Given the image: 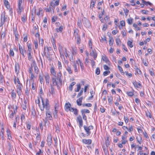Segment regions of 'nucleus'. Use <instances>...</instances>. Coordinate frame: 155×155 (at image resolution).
<instances>
[{
	"label": "nucleus",
	"mask_w": 155,
	"mask_h": 155,
	"mask_svg": "<svg viewBox=\"0 0 155 155\" xmlns=\"http://www.w3.org/2000/svg\"><path fill=\"white\" fill-rule=\"evenodd\" d=\"M55 78H52V82L53 86H57L58 88L59 87L58 85V83H59L61 85L62 81V76L60 71L57 74V76Z\"/></svg>",
	"instance_id": "nucleus-1"
},
{
	"label": "nucleus",
	"mask_w": 155,
	"mask_h": 155,
	"mask_svg": "<svg viewBox=\"0 0 155 155\" xmlns=\"http://www.w3.org/2000/svg\"><path fill=\"white\" fill-rule=\"evenodd\" d=\"M8 20L7 16L5 15V13L2 14L1 16L0 27L2 26L5 22L8 21Z\"/></svg>",
	"instance_id": "nucleus-2"
},
{
	"label": "nucleus",
	"mask_w": 155,
	"mask_h": 155,
	"mask_svg": "<svg viewBox=\"0 0 155 155\" xmlns=\"http://www.w3.org/2000/svg\"><path fill=\"white\" fill-rule=\"evenodd\" d=\"M41 99L42 103V105L45 108L46 110H49L50 109V106L49 104V102L48 100V99H46L45 102L44 101L42 97H41Z\"/></svg>",
	"instance_id": "nucleus-3"
},
{
	"label": "nucleus",
	"mask_w": 155,
	"mask_h": 155,
	"mask_svg": "<svg viewBox=\"0 0 155 155\" xmlns=\"http://www.w3.org/2000/svg\"><path fill=\"white\" fill-rule=\"evenodd\" d=\"M84 128L86 132L87 133V136H89L91 134L90 130L93 129L94 127L92 125H90L88 127H87L86 125H84Z\"/></svg>",
	"instance_id": "nucleus-4"
},
{
	"label": "nucleus",
	"mask_w": 155,
	"mask_h": 155,
	"mask_svg": "<svg viewBox=\"0 0 155 155\" xmlns=\"http://www.w3.org/2000/svg\"><path fill=\"white\" fill-rule=\"evenodd\" d=\"M22 87L23 86L22 84L18 85L17 86L16 91L19 97H20L21 95Z\"/></svg>",
	"instance_id": "nucleus-5"
},
{
	"label": "nucleus",
	"mask_w": 155,
	"mask_h": 155,
	"mask_svg": "<svg viewBox=\"0 0 155 155\" xmlns=\"http://www.w3.org/2000/svg\"><path fill=\"white\" fill-rule=\"evenodd\" d=\"M84 25L86 27L89 28L91 25L90 21L86 18L84 17L82 20Z\"/></svg>",
	"instance_id": "nucleus-6"
},
{
	"label": "nucleus",
	"mask_w": 155,
	"mask_h": 155,
	"mask_svg": "<svg viewBox=\"0 0 155 155\" xmlns=\"http://www.w3.org/2000/svg\"><path fill=\"white\" fill-rule=\"evenodd\" d=\"M19 53L22 56L23 58H25V56L24 54V48H22L20 44H18Z\"/></svg>",
	"instance_id": "nucleus-7"
},
{
	"label": "nucleus",
	"mask_w": 155,
	"mask_h": 155,
	"mask_svg": "<svg viewBox=\"0 0 155 155\" xmlns=\"http://www.w3.org/2000/svg\"><path fill=\"white\" fill-rule=\"evenodd\" d=\"M77 121L79 123L80 127H82L83 125V120L81 116L79 115L77 117Z\"/></svg>",
	"instance_id": "nucleus-8"
},
{
	"label": "nucleus",
	"mask_w": 155,
	"mask_h": 155,
	"mask_svg": "<svg viewBox=\"0 0 155 155\" xmlns=\"http://www.w3.org/2000/svg\"><path fill=\"white\" fill-rule=\"evenodd\" d=\"M47 141L49 146H50L52 144V139L51 134H49L47 136Z\"/></svg>",
	"instance_id": "nucleus-9"
},
{
	"label": "nucleus",
	"mask_w": 155,
	"mask_h": 155,
	"mask_svg": "<svg viewBox=\"0 0 155 155\" xmlns=\"http://www.w3.org/2000/svg\"><path fill=\"white\" fill-rule=\"evenodd\" d=\"M46 118L50 120H52V117L51 115V112L48 110H46Z\"/></svg>",
	"instance_id": "nucleus-10"
},
{
	"label": "nucleus",
	"mask_w": 155,
	"mask_h": 155,
	"mask_svg": "<svg viewBox=\"0 0 155 155\" xmlns=\"http://www.w3.org/2000/svg\"><path fill=\"white\" fill-rule=\"evenodd\" d=\"M71 108V105L70 103H66L64 106V108L65 110L66 111H70Z\"/></svg>",
	"instance_id": "nucleus-11"
},
{
	"label": "nucleus",
	"mask_w": 155,
	"mask_h": 155,
	"mask_svg": "<svg viewBox=\"0 0 155 155\" xmlns=\"http://www.w3.org/2000/svg\"><path fill=\"white\" fill-rule=\"evenodd\" d=\"M31 112V117L33 118H35L36 115V113L35 110L33 107L32 108Z\"/></svg>",
	"instance_id": "nucleus-12"
},
{
	"label": "nucleus",
	"mask_w": 155,
	"mask_h": 155,
	"mask_svg": "<svg viewBox=\"0 0 155 155\" xmlns=\"http://www.w3.org/2000/svg\"><path fill=\"white\" fill-rule=\"evenodd\" d=\"M82 142L84 143L89 145L92 143V140L91 139H84L82 140Z\"/></svg>",
	"instance_id": "nucleus-13"
},
{
	"label": "nucleus",
	"mask_w": 155,
	"mask_h": 155,
	"mask_svg": "<svg viewBox=\"0 0 155 155\" xmlns=\"http://www.w3.org/2000/svg\"><path fill=\"white\" fill-rule=\"evenodd\" d=\"M19 65L18 63H16L15 64V71L17 74L19 73Z\"/></svg>",
	"instance_id": "nucleus-14"
},
{
	"label": "nucleus",
	"mask_w": 155,
	"mask_h": 155,
	"mask_svg": "<svg viewBox=\"0 0 155 155\" xmlns=\"http://www.w3.org/2000/svg\"><path fill=\"white\" fill-rule=\"evenodd\" d=\"M65 68L69 74H72L73 71L71 69V65H69L68 64L67 66L65 67Z\"/></svg>",
	"instance_id": "nucleus-15"
},
{
	"label": "nucleus",
	"mask_w": 155,
	"mask_h": 155,
	"mask_svg": "<svg viewBox=\"0 0 155 155\" xmlns=\"http://www.w3.org/2000/svg\"><path fill=\"white\" fill-rule=\"evenodd\" d=\"M95 50H92V51L90 53V55L91 56H94V59H95L97 56V54L95 52Z\"/></svg>",
	"instance_id": "nucleus-16"
},
{
	"label": "nucleus",
	"mask_w": 155,
	"mask_h": 155,
	"mask_svg": "<svg viewBox=\"0 0 155 155\" xmlns=\"http://www.w3.org/2000/svg\"><path fill=\"white\" fill-rule=\"evenodd\" d=\"M50 72L51 74L55 77H56V72L54 69V67H51L50 69Z\"/></svg>",
	"instance_id": "nucleus-17"
},
{
	"label": "nucleus",
	"mask_w": 155,
	"mask_h": 155,
	"mask_svg": "<svg viewBox=\"0 0 155 155\" xmlns=\"http://www.w3.org/2000/svg\"><path fill=\"white\" fill-rule=\"evenodd\" d=\"M45 80L46 82L47 85L49 84L50 76L48 74H47L45 76Z\"/></svg>",
	"instance_id": "nucleus-18"
},
{
	"label": "nucleus",
	"mask_w": 155,
	"mask_h": 155,
	"mask_svg": "<svg viewBox=\"0 0 155 155\" xmlns=\"http://www.w3.org/2000/svg\"><path fill=\"white\" fill-rule=\"evenodd\" d=\"M4 5L7 9H9L10 8L9 3L7 0H3Z\"/></svg>",
	"instance_id": "nucleus-19"
},
{
	"label": "nucleus",
	"mask_w": 155,
	"mask_h": 155,
	"mask_svg": "<svg viewBox=\"0 0 155 155\" xmlns=\"http://www.w3.org/2000/svg\"><path fill=\"white\" fill-rule=\"evenodd\" d=\"M73 66L74 68V71L75 72L78 73V70H79V67H77L75 63L74 62L73 65Z\"/></svg>",
	"instance_id": "nucleus-20"
},
{
	"label": "nucleus",
	"mask_w": 155,
	"mask_h": 155,
	"mask_svg": "<svg viewBox=\"0 0 155 155\" xmlns=\"http://www.w3.org/2000/svg\"><path fill=\"white\" fill-rule=\"evenodd\" d=\"M83 99L82 97H80L77 100V103L78 105L80 106L82 105V101Z\"/></svg>",
	"instance_id": "nucleus-21"
},
{
	"label": "nucleus",
	"mask_w": 155,
	"mask_h": 155,
	"mask_svg": "<svg viewBox=\"0 0 155 155\" xmlns=\"http://www.w3.org/2000/svg\"><path fill=\"white\" fill-rule=\"evenodd\" d=\"M27 104V101L25 100L23 103L21 104V107L23 109L25 110L27 108L26 104Z\"/></svg>",
	"instance_id": "nucleus-22"
},
{
	"label": "nucleus",
	"mask_w": 155,
	"mask_h": 155,
	"mask_svg": "<svg viewBox=\"0 0 155 155\" xmlns=\"http://www.w3.org/2000/svg\"><path fill=\"white\" fill-rule=\"evenodd\" d=\"M55 110L53 112V115L54 117L55 118H57L58 117L57 113H58V110L56 109V105L55 106Z\"/></svg>",
	"instance_id": "nucleus-23"
},
{
	"label": "nucleus",
	"mask_w": 155,
	"mask_h": 155,
	"mask_svg": "<svg viewBox=\"0 0 155 155\" xmlns=\"http://www.w3.org/2000/svg\"><path fill=\"white\" fill-rule=\"evenodd\" d=\"M21 4H18V12L19 14H21L23 10V8L21 6Z\"/></svg>",
	"instance_id": "nucleus-24"
},
{
	"label": "nucleus",
	"mask_w": 155,
	"mask_h": 155,
	"mask_svg": "<svg viewBox=\"0 0 155 155\" xmlns=\"http://www.w3.org/2000/svg\"><path fill=\"white\" fill-rule=\"evenodd\" d=\"M70 111L74 112V114L76 115L78 114V110L76 108H71Z\"/></svg>",
	"instance_id": "nucleus-25"
},
{
	"label": "nucleus",
	"mask_w": 155,
	"mask_h": 155,
	"mask_svg": "<svg viewBox=\"0 0 155 155\" xmlns=\"http://www.w3.org/2000/svg\"><path fill=\"white\" fill-rule=\"evenodd\" d=\"M39 78L40 83L41 84H42L43 83H44V79L43 76L41 74H39Z\"/></svg>",
	"instance_id": "nucleus-26"
},
{
	"label": "nucleus",
	"mask_w": 155,
	"mask_h": 155,
	"mask_svg": "<svg viewBox=\"0 0 155 155\" xmlns=\"http://www.w3.org/2000/svg\"><path fill=\"white\" fill-rule=\"evenodd\" d=\"M17 108V107H16V108L15 109V110L14 109V112H12V113L10 114L9 117L11 118H13L14 117V114H16V109Z\"/></svg>",
	"instance_id": "nucleus-27"
},
{
	"label": "nucleus",
	"mask_w": 155,
	"mask_h": 155,
	"mask_svg": "<svg viewBox=\"0 0 155 155\" xmlns=\"http://www.w3.org/2000/svg\"><path fill=\"white\" fill-rule=\"evenodd\" d=\"M96 3V0L95 1H94L93 0H91V3L90 6V8L91 9H92L93 7L95 5V3Z\"/></svg>",
	"instance_id": "nucleus-28"
},
{
	"label": "nucleus",
	"mask_w": 155,
	"mask_h": 155,
	"mask_svg": "<svg viewBox=\"0 0 155 155\" xmlns=\"http://www.w3.org/2000/svg\"><path fill=\"white\" fill-rule=\"evenodd\" d=\"M102 59L103 61H105L107 63L109 62V60L105 55L102 56Z\"/></svg>",
	"instance_id": "nucleus-29"
},
{
	"label": "nucleus",
	"mask_w": 155,
	"mask_h": 155,
	"mask_svg": "<svg viewBox=\"0 0 155 155\" xmlns=\"http://www.w3.org/2000/svg\"><path fill=\"white\" fill-rule=\"evenodd\" d=\"M58 49L60 52V54L61 55H62L63 56V53L62 52L63 47L62 46L59 45Z\"/></svg>",
	"instance_id": "nucleus-30"
},
{
	"label": "nucleus",
	"mask_w": 155,
	"mask_h": 155,
	"mask_svg": "<svg viewBox=\"0 0 155 155\" xmlns=\"http://www.w3.org/2000/svg\"><path fill=\"white\" fill-rule=\"evenodd\" d=\"M76 84L75 82H72L69 87V90L71 91L72 90L73 87Z\"/></svg>",
	"instance_id": "nucleus-31"
},
{
	"label": "nucleus",
	"mask_w": 155,
	"mask_h": 155,
	"mask_svg": "<svg viewBox=\"0 0 155 155\" xmlns=\"http://www.w3.org/2000/svg\"><path fill=\"white\" fill-rule=\"evenodd\" d=\"M11 96L12 98L15 99L16 97V94L14 90H12L11 92Z\"/></svg>",
	"instance_id": "nucleus-32"
},
{
	"label": "nucleus",
	"mask_w": 155,
	"mask_h": 155,
	"mask_svg": "<svg viewBox=\"0 0 155 155\" xmlns=\"http://www.w3.org/2000/svg\"><path fill=\"white\" fill-rule=\"evenodd\" d=\"M114 41L112 37H110L109 39V44L110 46H112Z\"/></svg>",
	"instance_id": "nucleus-33"
},
{
	"label": "nucleus",
	"mask_w": 155,
	"mask_h": 155,
	"mask_svg": "<svg viewBox=\"0 0 155 155\" xmlns=\"http://www.w3.org/2000/svg\"><path fill=\"white\" fill-rule=\"evenodd\" d=\"M77 25L79 28H81L82 25L81 20H78Z\"/></svg>",
	"instance_id": "nucleus-34"
},
{
	"label": "nucleus",
	"mask_w": 155,
	"mask_h": 155,
	"mask_svg": "<svg viewBox=\"0 0 155 155\" xmlns=\"http://www.w3.org/2000/svg\"><path fill=\"white\" fill-rule=\"evenodd\" d=\"M8 148L9 152H11L12 151V146L11 144V143L10 142H8Z\"/></svg>",
	"instance_id": "nucleus-35"
},
{
	"label": "nucleus",
	"mask_w": 155,
	"mask_h": 155,
	"mask_svg": "<svg viewBox=\"0 0 155 155\" xmlns=\"http://www.w3.org/2000/svg\"><path fill=\"white\" fill-rule=\"evenodd\" d=\"M142 2L143 3H144V5H146L147 6V3H148L149 5H152V4L151 3L149 2H148V1L146 2L144 0H142Z\"/></svg>",
	"instance_id": "nucleus-36"
},
{
	"label": "nucleus",
	"mask_w": 155,
	"mask_h": 155,
	"mask_svg": "<svg viewBox=\"0 0 155 155\" xmlns=\"http://www.w3.org/2000/svg\"><path fill=\"white\" fill-rule=\"evenodd\" d=\"M133 19L132 18H130L127 20V22L129 25H131L132 23Z\"/></svg>",
	"instance_id": "nucleus-37"
},
{
	"label": "nucleus",
	"mask_w": 155,
	"mask_h": 155,
	"mask_svg": "<svg viewBox=\"0 0 155 155\" xmlns=\"http://www.w3.org/2000/svg\"><path fill=\"white\" fill-rule=\"evenodd\" d=\"M78 61L80 63V66L81 69V70L82 71H83L84 68V67L83 65V64L79 59H78Z\"/></svg>",
	"instance_id": "nucleus-38"
},
{
	"label": "nucleus",
	"mask_w": 155,
	"mask_h": 155,
	"mask_svg": "<svg viewBox=\"0 0 155 155\" xmlns=\"http://www.w3.org/2000/svg\"><path fill=\"white\" fill-rule=\"evenodd\" d=\"M51 92H50L52 94H55L54 88L53 87V86L51 84Z\"/></svg>",
	"instance_id": "nucleus-39"
},
{
	"label": "nucleus",
	"mask_w": 155,
	"mask_h": 155,
	"mask_svg": "<svg viewBox=\"0 0 155 155\" xmlns=\"http://www.w3.org/2000/svg\"><path fill=\"white\" fill-rule=\"evenodd\" d=\"M127 45L130 48H132L133 47V45H132V41H131L129 40L127 42Z\"/></svg>",
	"instance_id": "nucleus-40"
},
{
	"label": "nucleus",
	"mask_w": 155,
	"mask_h": 155,
	"mask_svg": "<svg viewBox=\"0 0 155 155\" xmlns=\"http://www.w3.org/2000/svg\"><path fill=\"white\" fill-rule=\"evenodd\" d=\"M81 112L82 113H83V114H84V113H90V111L86 109H83L81 110Z\"/></svg>",
	"instance_id": "nucleus-41"
},
{
	"label": "nucleus",
	"mask_w": 155,
	"mask_h": 155,
	"mask_svg": "<svg viewBox=\"0 0 155 155\" xmlns=\"http://www.w3.org/2000/svg\"><path fill=\"white\" fill-rule=\"evenodd\" d=\"M33 58L31 54V53L29 52L28 53V59L30 61H32Z\"/></svg>",
	"instance_id": "nucleus-42"
},
{
	"label": "nucleus",
	"mask_w": 155,
	"mask_h": 155,
	"mask_svg": "<svg viewBox=\"0 0 155 155\" xmlns=\"http://www.w3.org/2000/svg\"><path fill=\"white\" fill-rule=\"evenodd\" d=\"M32 61V63L31 65V67L32 68L33 66L34 67H35L37 66L36 65V62L34 60H32V61Z\"/></svg>",
	"instance_id": "nucleus-43"
},
{
	"label": "nucleus",
	"mask_w": 155,
	"mask_h": 155,
	"mask_svg": "<svg viewBox=\"0 0 155 155\" xmlns=\"http://www.w3.org/2000/svg\"><path fill=\"white\" fill-rule=\"evenodd\" d=\"M9 55L10 56H14V52L12 49L11 48L10 49L9 51Z\"/></svg>",
	"instance_id": "nucleus-44"
},
{
	"label": "nucleus",
	"mask_w": 155,
	"mask_h": 155,
	"mask_svg": "<svg viewBox=\"0 0 155 155\" xmlns=\"http://www.w3.org/2000/svg\"><path fill=\"white\" fill-rule=\"evenodd\" d=\"M108 101L110 104H112V101L113 100V97H108Z\"/></svg>",
	"instance_id": "nucleus-45"
},
{
	"label": "nucleus",
	"mask_w": 155,
	"mask_h": 155,
	"mask_svg": "<svg viewBox=\"0 0 155 155\" xmlns=\"http://www.w3.org/2000/svg\"><path fill=\"white\" fill-rule=\"evenodd\" d=\"M77 89L75 90V92H78L81 89V86L80 84L77 85Z\"/></svg>",
	"instance_id": "nucleus-46"
},
{
	"label": "nucleus",
	"mask_w": 155,
	"mask_h": 155,
	"mask_svg": "<svg viewBox=\"0 0 155 155\" xmlns=\"http://www.w3.org/2000/svg\"><path fill=\"white\" fill-rule=\"evenodd\" d=\"M81 42V39L80 36H78V37H77V43L79 45L80 44Z\"/></svg>",
	"instance_id": "nucleus-47"
},
{
	"label": "nucleus",
	"mask_w": 155,
	"mask_h": 155,
	"mask_svg": "<svg viewBox=\"0 0 155 155\" xmlns=\"http://www.w3.org/2000/svg\"><path fill=\"white\" fill-rule=\"evenodd\" d=\"M6 35V33L5 32L1 33L0 39L2 40V37L4 38Z\"/></svg>",
	"instance_id": "nucleus-48"
},
{
	"label": "nucleus",
	"mask_w": 155,
	"mask_h": 155,
	"mask_svg": "<svg viewBox=\"0 0 155 155\" xmlns=\"http://www.w3.org/2000/svg\"><path fill=\"white\" fill-rule=\"evenodd\" d=\"M116 41L117 45H119L121 43V41L119 38L116 39Z\"/></svg>",
	"instance_id": "nucleus-49"
},
{
	"label": "nucleus",
	"mask_w": 155,
	"mask_h": 155,
	"mask_svg": "<svg viewBox=\"0 0 155 155\" xmlns=\"http://www.w3.org/2000/svg\"><path fill=\"white\" fill-rule=\"evenodd\" d=\"M123 10L125 13V15L127 16L129 12V10L127 9L123 8Z\"/></svg>",
	"instance_id": "nucleus-50"
},
{
	"label": "nucleus",
	"mask_w": 155,
	"mask_h": 155,
	"mask_svg": "<svg viewBox=\"0 0 155 155\" xmlns=\"http://www.w3.org/2000/svg\"><path fill=\"white\" fill-rule=\"evenodd\" d=\"M100 69L99 68H97L96 70L95 73L97 75H99L100 74Z\"/></svg>",
	"instance_id": "nucleus-51"
},
{
	"label": "nucleus",
	"mask_w": 155,
	"mask_h": 155,
	"mask_svg": "<svg viewBox=\"0 0 155 155\" xmlns=\"http://www.w3.org/2000/svg\"><path fill=\"white\" fill-rule=\"evenodd\" d=\"M110 73V71H105L103 72V75L104 76H105L109 74Z\"/></svg>",
	"instance_id": "nucleus-52"
},
{
	"label": "nucleus",
	"mask_w": 155,
	"mask_h": 155,
	"mask_svg": "<svg viewBox=\"0 0 155 155\" xmlns=\"http://www.w3.org/2000/svg\"><path fill=\"white\" fill-rule=\"evenodd\" d=\"M58 68L59 70L61 69H62V67L61 62L60 61H58Z\"/></svg>",
	"instance_id": "nucleus-53"
},
{
	"label": "nucleus",
	"mask_w": 155,
	"mask_h": 155,
	"mask_svg": "<svg viewBox=\"0 0 155 155\" xmlns=\"http://www.w3.org/2000/svg\"><path fill=\"white\" fill-rule=\"evenodd\" d=\"M118 69L119 70L120 72L121 73H123V74H124V72L122 68L119 65L118 66Z\"/></svg>",
	"instance_id": "nucleus-54"
},
{
	"label": "nucleus",
	"mask_w": 155,
	"mask_h": 155,
	"mask_svg": "<svg viewBox=\"0 0 155 155\" xmlns=\"http://www.w3.org/2000/svg\"><path fill=\"white\" fill-rule=\"evenodd\" d=\"M63 26H61L59 28H56V29L57 32H58L59 31L61 32L63 30Z\"/></svg>",
	"instance_id": "nucleus-55"
},
{
	"label": "nucleus",
	"mask_w": 155,
	"mask_h": 155,
	"mask_svg": "<svg viewBox=\"0 0 155 155\" xmlns=\"http://www.w3.org/2000/svg\"><path fill=\"white\" fill-rule=\"evenodd\" d=\"M28 51H29V52L31 53V45L30 44H28Z\"/></svg>",
	"instance_id": "nucleus-56"
},
{
	"label": "nucleus",
	"mask_w": 155,
	"mask_h": 155,
	"mask_svg": "<svg viewBox=\"0 0 155 155\" xmlns=\"http://www.w3.org/2000/svg\"><path fill=\"white\" fill-rule=\"evenodd\" d=\"M34 70L35 73L38 74L39 71V69L37 66L34 67Z\"/></svg>",
	"instance_id": "nucleus-57"
},
{
	"label": "nucleus",
	"mask_w": 155,
	"mask_h": 155,
	"mask_svg": "<svg viewBox=\"0 0 155 155\" xmlns=\"http://www.w3.org/2000/svg\"><path fill=\"white\" fill-rule=\"evenodd\" d=\"M34 45L35 46V48L36 49H37L38 48V45L37 41L36 40L34 41Z\"/></svg>",
	"instance_id": "nucleus-58"
},
{
	"label": "nucleus",
	"mask_w": 155,
	"mask_h": 155,
	"mask_svg": "<svg viewBox=\"0 0 155 155\" xmlns=\"http://www.w3.org/2000/svg\"><path fill=\"white\" fill-rule=\"evenodd\" d=\"M127 94L128 96L130 97L132 96L134 94L133 93L132 91L127 92Z\"/></svg>",
	"instance_id": "nucleus-59"
},
{
	"label": "nucleus",
	"mask_w": 155,
	"mask_h": 155,
	"mask_svg": "<svg viewBox=\"0 0 155 155\" xmlns=\"http://www.w3.org/2000/svg\"><path fill=\"white\" fill-rule=\"evenodd\" d=\"M53 47L54 49L56 48V46L55 45V40L54 39H53V42H52Z\"/></svg>",
	"instance_id": "nucleus-60"
},
{
	"label": "nucleus",
	"mask_w": 155,
	"mask_h": 155,
	"mask_svg": "<svg viewBox=\"0 0 155 155\" xmlns=\"http://www.w3.org/2000/svg\"><path fill=\"white\" fill-rule=\"evenodd\" d=\"M3 76L1 73H0V83H3Z\"/></svg>",
	"instance_id": "nucleus-61"
},
{
	"label": "nucleus",
	"mask_w": 155,
	"mask_h": 155,
	"mask_svg": "<svg viewBox=\"0 0 155 155\" xmlns=\"http://www.w3.org/2000/svg\"><path fill=\"white\" fill-rule=\"evenodd\" d=\"M25 94L27 96H28L29 95V90L28 89V88L27 87L26 89L25 90Z\"/></svg>",
	"instance_id": "nucleus-62"
},
{
	"label": "nucleus",
	"mask_w": 155,
	"mask_h": 155,
	"mask_svg": "<svg viewBox=\"0 0 155 155\" xmlns=\"http://www.w3.org/2000/svg\"><path fill=\"white\" fill-rule=\"evenodd\" d=\"M141 12L143 13L146 15H147L148 14V11L147 10H142Z\"/></svg>",
	"instance_id": "nucleus-63"
},
{
	"label": "nucleus",
	"mask_w": 155,
	"mask_h": 155,
	"mask_svg": "<svg viewBox=\"0 0 155 155\" xmlns=\"http://www.w3.org/2000/svg\"><path fill=\"white\" fill-rule=\"evenodd\" d=\"M36 7L34 6L31 10V12H33L34 14L36 13Z\"/></svg>",
	"instance_id": "nucleus-64"
}]
</instances>
